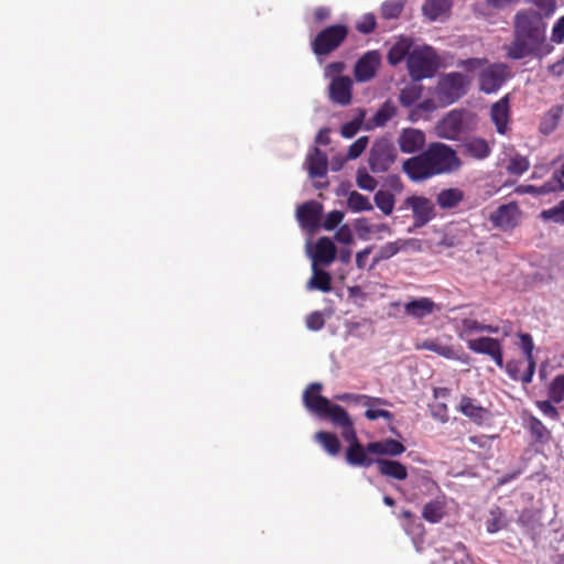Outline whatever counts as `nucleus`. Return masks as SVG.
Instances as JSON below:
<instances>
[{"label": "nucleus", "mask_w": 564, "mask_h": 564, "mask_svg": "<svg viewBox=\"0 0 564 564\" xmlns=\"http://www.w3.org/2000/svg\"><path fill=\"white\" fill-rule=\"evenodd\" d=\"M462 161L448 144L432 142L417 155L406 159L403 172L413 182H422L436 175L448 174L459 170Z\"/></svg>", "instance_id": "1"}, {"label": "nucleus", "mask_w": 564, "mask_h": 564, "mask_svg": "<svg viewBox=\"0 0 564 564\" xmlns=\"http://www.w3.org/2000/svg\"><path fill=\"white\" fill-rule=\"evenodd\" d=\"M406 67L413 80L430 78L438 68V57L429 45L415 46L406 59Z\"/></svg>", "instance_id": "2"}, {"label": "nucleus", "mask_w": 564, "mask_h": 564, "mask_svg": "<svg viewBox=\"0 0 564 564\" xmlns=\"http://www.w3.org/2000/svg\"><path fill=\"white\" fill-rule=\"evenodd\" d=\"M470 79L458 72L445 74L440 77L435 96L442 106H448L466 95Z\"/></svg>", "instance_id": "3"}, {"label": "nucleus", "mask_w": 564, "mask_h": 564, "mask_svg": "<svg viewBox=\"0 0 564 564\" xmlns=\"http://www.w3.org/2000/svg\"><path fill=\"white\" fill-rule=\"evenodd\" d=\"M349 30L345 24H333L321 30L311 42V48L317 56H327L346 41Z\"/></svg>", "instance_id": "4"}, {"label": "nucleus", "mask_w": 564, "mask_h": 564, "mask_svg": "<svg viewBox=\"0 0 564 564\" xmlns=\"http://www.w3.org/2000/svg\"><path fill=\"white\" fill-rule=\"evenodd\" d=\"M513 34L545 41V23L535 11L521 10L514 15Z\"/></svg>", "instance_id": "5"}, {"label": "nucleus", "mask_w": 564, "mask_h": 564, "mask_svg": "<svg viewBox=\"0 0 564 564\" xmlns=\"http://www.w3.org/2000/svg\"><path fill=\"white\" fill-rule=\"evenodd\" d=\"M397 159L393 143L386 139L377 140L369 153V167L373 173H383L390 169Z\"/></svg>", "instance_id": "6"}, {"label": "nucleus", "mask_w": 564, "mask_h": 564, "mask_svg": "<svg viewBox=\"0 0 564 564\" xmlns=\"http://www.w3.org/2000/svg\"><path fill=\"white\" fill-rule=\"evenodd\" d=\"M323 386L318 382L311 383L303 393V403L305 408L318 415L319 417L330 420L333 417V410L341 408L338 404H333L327 398L321 394Z\"/></svg>", "instance_id": "7"}, {"label": "nucleus", "mask_w": 564, "mask_h": 564, "mask_svg": "<svg viewBox=\"0 0 564 564\" xmlns=\"http://www.w3.org/2000/svg\"><path fill=\"white\" fill-rule=\"evenodd\" d=\"M509 77L510 70L506 64H491L479 74V89L487 95L497 93Z\"/></svg>", "instance_id": "8"}, {"label": "nucleus", "mask_w": 564, "mask_h": 564, "mask_svg": "<svg viewBox=\"0 0 564 564\" xmlns=\"http://www.w3.org/2000/svg\"><path fill=\"white\" fill-rule=\"evenodd\" d=\"M521 219V210L516 202L500 205L489 216V220L494 227L503 231L514 229Z\"/></svg>", "instance_id": "9"}, {"label": "nucleus", "mask_w": 564, "mask_h": 564, "mask_svg": "<svg viewBox=\"0 0 564 564\" xmlns=\"http://www.w3.org/2000/svg\"><path fill=\"white\" fill-rule=\"evenodd\" d=\"M337 400L344 401V402H362L365 406H368V409L365 412V416L370 420L375 421L379 417L386 419L388 422H391L393 420V414L390 411L381 410V409H371L370 406L372 404H381L387 405L389 402L386 399L382 398H371L365 394H354V393H343L336 397Z\"/></svg>", "instance_id": "10"}, {"label": "nucleus", "mask_w": 564, "mask_h": 564, "mask_svg": "<svg viewBox=\"0 0 564 564\" xmlns=\"http://www.w3.org/2000/svg\"><path fill=\"white\" fill-rule=\"evenodd\" d=\"M544 41L531 40L513 34L512 42L506 47L507 56L511 59H521L528 56L541 57V46Z\"/></svg>", "instance_id": "11"}, {"label": "nucleus", "mask_w": 564, "mask_h": 564, "mask_svg": "<svg viewBox=\"0 0 564 564\" xmlns=\"http://www.w3.org/2000/svg\"><path fill=\"white\" fill-rule=\"evenodd\" d=\"M467 347L476 354L489 356L499 368L503 367V351L499 339L492 337H479L468 340Z\"/></svg>", "instance_id": "12"}, {"label": "nucleus", "mask_w": 564, "mask_h": 564, "mask_svg": "<svg viewBox=\"0 0 564 564\" xmlns=\"http://www.w3.org/2000/svg\"><path fill=\"white\" fill-rule=\"evenodd\" d=\"M405 205L412 209L416 227L426 225L435 216L432 200L424 196H410L405 199Z\"/></svg>", "instance_id": "13"}, {"label": "nucleus", "mask_w": 564, "mask_h": 564, "mask_svg": "<svg viewBox=\"0 0 564 564\" xmlns=\"http://www.w3.org/2000/svg\"><path fill=\"white\" fill-rule=\"evenodd\" d=\"M380 65V55L377 51L365 53L355 64L354 75L357 82L365 83L372 79Z\"/></svg>", "instance_id": "14"}, {"label": "nucleus", "mask_w": 564, "mask_h": 564, "mask_svg": "<svg viewBox=\"0 0 564 564\" xmlns=\"http://www.w3.org/2000/svg\"><path fill=\"white\" fill-rule=\"evenodd\" d=\"M425 133L415 128H404L401 130L398 144L402 153L412 154L422 152L425 147Z\"/></svg>", "instance_id": "15"}, {"label": "nucleus", "mask_w": 564, "mask_h": 564, "mask_svg": "<svg viewBox=\"0 0 564 564\" xmlns=\"http://www.w3.org/2000/svg\"><path fill=\"white\" fill-rule=\"evenodd\" d=\"M510 116V95L507 94L490 107V119L499 134L505 135L508 132Z\"/></svg>", "instance_id": "16"}, {"label": "nucleus", "mask_w": 564, "mask_h": 564, "mask_svg": "<svg viewBox=\"0 0 564 564\" xmlns=\"http://www.w3.org/2000/svg\"><path fill=\"white\" fill-rule=\"evenodd\" d=\"M323 206L316 200H310L297 207L296 217L301 226L314 231L319 226Z\"/></svg>", "instance_id": "17"}, {"label": "nucleus", "mask_w": 564, "mask_h": 564, "mask_svg": "<svg viewBox=\"0 0 564 564\" xmlns=\"http://www.w3.org/2000/svg\"><path fill=\"white\" fill-rule=\"evenodd\" d=\"M333 417L329 420L334 425L341 429L343 438L349 443V445L359 442L357 437L354 423L344 408H335L333 410Z\"/></svg>", "instance_id": "18"}, {"label": "nucleus", "mask_w": 564, "mask_h": 564, "mask_svg": "<svg viewBox=\"0 0 564 564\" xmlns=\"http://www.w3.org/2000/svg\"><path fill=\"white\" fill-rule=\"evenodd\" d=\"M352 82L348 76H338L329 85L330 99L339 105L346 106L351 101Z\"/></svg>", "instance_id": "19"}, {"label": "nucleus", "mask_w": 564, "mask_h": 564, "mask_svg": "<svg viewBox=\"0 0 564 564\" xmlns=\"http://www.w3.org/2000/svg\"><path fill=\"white\" fill-rule=\"evenodd\" d=\"M305 163L310 177L317 178L326 176L328 169L327 155L318 148H314L310 151Z\"/></svg>", "instance_id": "20"}, {"label": "nucleus", "mask_w": 564, "mask_h": 564, "mask_svg": "<svg viewBox=\"0 0 564 564\" xmlns=\"http://www.w3.org/2000/svg\"><path fill=\"white\" fill-rule=\"evenodd\" d=\"M462 118L456 112L447 113L436 126L438 137L455 140L462 130Z\"/></svg>", "instance_id": "21"}, {"label": "nucleus", "mask_w": 564, "mask_h": 564, "mask_svg": "<svg viewBox=\"0 0 564 564\" xmlns=\"http://www.w3.org/2000/svg\"><path fill=\"white\" fill-rule=\"evenodd\" d=\"M436 304L430 297H419L404 304V313L413 318H424L434 313Z\"/></svg>", "instance_id": "22"}, {"label": "nucleus", "mask_w": 564, "mask_h": 564, "mask_svg": "<svg viewBox=\"0 0 564 564\" xmlns=\"http://www.w3.org/2000/svg\"><path fill=\"white\" fill-rule=\"evenodd\" d=\"M370 454L368 452V445L364 446L360 442H356L352 445H349L346 449V462L350 466H359V467H370L375 459L368 456Z\"/></svg>", "instance_id": "23"}, {"label": "nucleus", "mask_w": 564, "mask_h": 564, "mask_svg": "<svg viewBox=\"0 0 564 564\" xmlns=\"http://www.w3.org/2000/svg\"><path fill=\"white\" fill-rule=\"evenodd\" d=\"M459 411L478 425L482 424L489 414L486 408L478 404L476 400L466 395L460 399Z\"/></svg>", "instance_id": "24"}, {"label": "nucleus", "mask_w": 564, "mask_h": 564, "mask_svg": "<svg viewBox=\"0 0 564 564\" xmlns=\"http://www.w3.org/2000/svg\"><path fill=\"white\" fill-rule=\"evenodd\" d=\"M336 246L327 237H321L315 245L313 264H330L336 258Z\"/></svg>", "instance_id": "25"}, {"label": "nucleus", "mask_w": 564, "mask_h": 564, "mask_svg": "<svg viewBox=\"0 0 564 564\" xmlns=\"http://www.w3.org/2000/svg\"><path fill=\"white\" fill-rule=\"evenodd\" d=\"M368 452L376 455L399 456L405 452V446L393 438L368 443Z\"/></svg>", "instance_id": "26"}, {"label": "nucleus", "mask_w": 564, "mask_h": 564, "mask_svg": "<svg viewBox=\"0 0 564 564\" xmlns=\"http://www.w3.org/2000/svg\"><path fill=\"white\" fill-rule=\"evenodd\" d=\"M380 475L395 480H404L408 477L406 467L398 460L382 459L376 460Z\"/></svg>", "instance_id": "27"}, {"label": "nucleus", "mask_w": 564, "mask_h": 564, "mask_svg": "<svg viewBox=\"0 0 564 564\" xmlns=\"http://www.w3.org/2000/svg\"><path fill=\"white\" fill-rule=\"evenodd\" d=\"M413 42L409 37H400L389 50L387 59L388 63L392 66H397L400 64L404 58L408 59L410 56L412 50H413Z\"/></svg>", "instance_id": "28"}, {"label": "nucleus", "mask_w": 564, "mask_h": 564, "mask_svg": "<svg viewBox=\"0 0 564 564\" xmlns=\"http://www.w3.org/2000/svg\"><path fill=\"white\" fill-rule=\"evenodd\" d=\"M465 153L476 160H484L491 153V147L484 138L474 137L466 140L463 144Z\"/></svg>", "instance_id": "29"}, {"label": "nucleus", "mask_w": 564, "mask_h": 564, "mask_svg": "<svg viewBox=\"0 0 564 564\" xmlns=\"http://www.w3.org/2000/svg\"><path fill=\"white\" fill-rule=\"evenodd\" d=\"M446 503L444 497L437 498L424 505L422 518L430 523H438L445 516Z\"/></svg>", "instance_id": "30"}, {"label": "nucleus", "mask_w": 564, "mask_h": 564, "mask_svg": "<svg viewBox=\"0 0 564 564\" xmlns=\"http://www.w3.org/2000/svg\"><path fill=\"white\" fill-rule=\"evenodd\" d=\"M464 192L459 188L442 189L436 197L437 205L443 209L457 207L464 199Z\"/></svg>", "instance_id": "31"}, {"label": "nucleus", "mask_w": 564, "mask_h": 564, "mask_svg": "<svg viewBox=\"0 0 564 564\" xmlns=\"http://www.w3.org/2000/svg\"><path fill=\"white\" fill-rule=\"evenodd\" d=\"M451 6V0H425L422 10L429 20L435 21L445 15Z\"/></svg>", "instance_id": "32"}, {"label": "nucleus", "mask_w": 564, "mask_h": 564, "mask_svg": "<svg viewBox=\"0 0 564 564\" xmlns=\"http://www.w3.org/2000/svg\"><path fill=\"white\" fill-rule=\"evenodd\" d=\"M528 429L535 443L546 444L550 442L551 431L534 415L528 417Z\"/></svg>", "instance_id": "33"}, {"label": "nucleus", "mask_w": 564, "mask_h": 564, "mask_svg": "<svg viewBox=\"0 0 564 564\" xmlns=\"http://www.w3.org/2000/svg\"><path fill=\"white\" fill-rule=\"evenodd\" d=\"M307 289L329 292L332 290L330 274L313 264V275L307 282Z\"/></svg>", "instance_id": "34"}, {"label": "nucleus", "mask_w": 564, "mask_h": 564, "mask_svg": "<svg viewBox=\"0 0 564 564\" xmlns=\"http://www.w3.org/2000/svg\"><path fill=\"white\" fill-rule=\"evenodd\" d=\"M500 327L494 325L481 324L477 319L465 318L462 321V329L459 332V337L464 338V336L471 335L474 333H482L487 332L490 334L499 333Z\"/></svg>", "instance_id": "35"}, {"label": "nucleus", "mask_w": 564, "mask_h": 564, "mask_svg": "<svg viewBox=\"0 0 564 564\" xmlns=\"http://www.w3.org/2000/svg\"><path fill=\"white\" fill-rule=\"evenodd\" d=\"M405 243L406 242L403 240H397L387 242L386 245L381 246L372 259L370 269L375 268L379 262L395 256L402 248H404Z\"/></svg>", "instance_id": "36"}, {"label": "nucleus", "mask_w": 564, "mask_h": 564, "mask_svg": "<svg viewBox=\"0 0 564 564\" xmlns=\"http://www.w3.org/2000/svg\"><path fill=\"white\" fill-rule=\"evenodd\" d=\"M314 437L329 455L336 456L339 454L340 442L335 434L319 431L315 434Z\"/></svg>", "instance_id": "37"}, {"label": "nucleus", "mask_w": 564, "mask_h": 564, "mask_svg": "<svg viewBox=\"0 0 564 564\" xmlns=\"http://www.w3.org/2000/svg\"><path fill=\"white\" fill-rule=\"evenodd\" d=\"M347 207L354 213L370 212L373 209L369 198L357 191L349 193L347 198Z\"/></svg>", "instance_id": "38"}, {"label": "nucleus", "mask_w": 564, "mask_h": 564, "mask_svg": "<svg viewBox=\"0 0 564 564\" xmlns=\"http://www.w3.org/2000/svg\"><path fill=\"white\" fill-rule=\"evenodd\" d=\"M530 169V161L519 153L510 155L506 171L511 175L520 176Z\"/></svg>", "instance_id": "39"}, {"label": "nucleus", "mask_w": 564, "mask_h": 564, "mask_svg": "<svg viewBox=\"0 0 564 564\" xmlns=\"http://www.w3.org/2000/svg\"><path fill=\"white\" fill-rule=\"evenodd\" d=\"M376 206L387 216L391 215L394 209V195L389 191H378L373 197Z\"/></svg>", "instance_id": "40"}, {"label": "nucleus", "mask_w": 564, "mask_h": 564, "mask_svg": "<svg viewBox=\"0 0 564 564\" xmlns=\"http://www.w3.org/2000/svg\"><path fill=\"white\" fill-rule=\"evenodd\" d=\"M421 348L433 351L442 357H445L447 359H454L456 357L454 349L448 346L444 345L437 339H426L421 344Z\"/></svg>", "instance_id": "41"}, {"label": "nucleus", "mask_w": 564, "mask_h": 564, "mask_svg": "<svg viewBox=\"0 0 564 564\" xmlns=\"http://www.w3.org/2000/svg\"><path fill=\"white\" fill-rule=\"evenodd\" d=\"M397 115V108L391 101H386L373 116V122L378 127L384 126Z\"/></svg>", "instance_id": "42"}, {"label": "nucleus", "mask_w": 564, "mask_h": 564, "mask_svg": "<svg viewBox=\"0 0 564 564\" xmlns=\"http://www.w3.org/2000/svg\"><path fill=\"white\" fill-rule=\"evenodd\" d=\"M540 218L545 221L551 220L555 224L564 225V199L551 208L543 209L540 213Z\"/></svg>", "instance_id": "43"}, {"label": "nucleus", "mask_w": 564, "mask_h": 564, "mask_svg": "<svg viewBox=\"0 0 564 564\" xmlns=\"http://www.w3.org/2000/svg\"><path fill=\"white\" fill-rule=\"evenodd\" d=\"M421 90V87L414 85L404 87L399 96L400 104L403 107H411L420 99Z\"/></svg>", "instance_id": "44"}, {"label": "nucleus", "mask_w": 564, "mask_h": 564, "mask_svg": "<svg viewBox=\"0 0 564 564\" xmlns=\"http://www.w3.org/2000/svg\"><path fill=\"white\" fill-rule=\"evenodd\" d=\"M549 397L554 403L564 401V375H558L552 380L549 387Z\"/></svg>", "instance_id": "45"}, {"label": "nucleus", "mask_w": 564, "mask_h": 564, "mask_svg": "<svg viewBox=\"0 0 564 564\" xmlns=\"http://www.w3.org/2000/svg\"><path fill=\"white\" fill-rule=\"evenodd\" d=\"M381 15L387 20L397 19L403 11V6L397 0H388L381 6Z\"/></svg>", "instance_id": "46"}, {"label": "nucleus", "mask_w": 564, "mask_h": 564, "mask_svg": "<svg viewBox=\"0 0 564 564\" xmlns=\"http://www.w3.org/2000/svg\"><path fill=\"white\" fill-rule=\"evenodd\" d=\"M538 189H539V196L545 195V194L563 191L564 183L561 180V177L558 176V174L555 173L550 181L545 182L541 186H538Z\"/></svg>", "instance_id": "47"}, {"label": "nucleus", "mask_w": 564, "mask_h": 564, "mask_svg": "<svg viewBox=\"0 0 564 564\" xmlns=\"http://www.w3.org/2000/svg\"><path fill=\"white\" fill-rule=\"evenodd\" d=\"M356 183L359 188L370 192L375 191L378 184V182L365 170H358Z\"/></svg>", "instance_id": "48"}, {"label": "nucleus", "mask_w": 564, "mask_h": 564, "mask_svg": "<svg viewBox=\"0 0 564 564\" xmlns=\"http://www.w3.org/2000/svg\"><path fill=\"white\" fill-rule=\"evenodd\" d=\"M376 17L372 13H366L357 22L356 29L362 34H370L376 29Z\"/></svg>", "instance_id": "49"}, {"label": "nucleus", "mask_w": 564, "mask_h": 564, "mask_svg": "<svg viewBox=\"0 0 564 564\" xmlns=\"http://www.w3.org/2000/svg\"><path fill=\"white\" fill-rule=\"evenodd\" d=\"M531 3L539 9L536 13L541 15L542 20L543 17L552 15L556 9L555 0H531Z\"/></svg>", "instance_id": "50"}, {"label": "nucleus", "mask_w": 564, "mask_h": 564, "mask_svg": "<svg viewBox=\"0 0 564 564\" xmlns=\"http://www.w3.org/2000/svg\"><path fill=\"white\" fill-rule=\"evenodd\" d=\"M305 323L310 330H321L325 325L324 314L319 311L312 312L307 315Z\"/></svg>", "instance_id": "51"}, {"label": "nucleus", "mask_w": 564, "mask_h": 564, "mask_svg": "<svg viewBox=\"0 0 564 564\" xmlns=\"http://www.w3.org/2000/svg\"><path fill=\"white\" fill-rule=\"evenodd\" d=\"M368 137L358 138L348 149L347 158L349 160H355L361 155V153L366 150L368 145Z\"/></svg>", "instance_id": "52"}, {"label": "nucleus", "mask_w": 564, "mask_h": 564, "mask_svg": "<svg viewBox=\"0 0 564 564\" xmlns=\"http://www.w3.org/2000/svg\"><path fill=\"white\" fill-rule=\"evenodd\" d=\"M344 213L340 210H333L328 213L324 219L323 227L326 230L335 229L343 220Z\"/></svg>", "instance_id": "53"}, {"label": "nucleus", "mask_w": 564, "mask_h": 564, "mask_svg": "<svg viewBox=\"0 0 564 564\" xmlns=\"http://www.w3.org/2000/svg\"><path fill=\"white\" fill-rule=\"evenodd\" d=\"M335 240L339 243L349 246L354 241L351 229L348 225L340 226L335 232Z\"/></svg>", "instance_id": "54"}, {"label": "nucleus", "mask_w": 564, "mask_h": 564, "mask_svg": "<svg viewBox=\"0 0 564 564\" xmlns=\"http://www.w3.org/2000/svg\"><path fill=\"white\" fill-rule=\"evenodd\" d=\"M519 338H520V347L525 355V359L527 360L534 359L533 358L534 344H533V339H532L531 335L521 333L519 335Z\"/></svg>", "instance_id": "55"}, {"label": "nucleus", "mask_w": 564, "mask_h": 564, "mask_svg": "<svg viewBox=\"0 0 564 564\" xmlns=\"http://www.w3.org/2000/svg\"><path fill=\"white\" fill-rule=\"evenodd\" d=\"M536 406L544 415L553 420H558L560 413L557 409L551 403V401H536Z\"/></svg>", "instance_id": "56"}, {"label": "nucleus", "mask_w": 564, "mask_h": 564, "mask_svg": "<svg viewBox=\"0 0 564 564\" xmlns=\"http://www.w3.org/2000/svg\"><path fill=\"white\" fill-rule=\"evenodd\" d=\"M436 109V105H435V101L433 99H425L423 100L422 102H420L416 108L411 112L410 115V119L412 121H415L417 118H416V112L417 111H424V112H431V111H434Z\"/></svg>", "instance_id": "57"}, {"label": "nucleus", "mask_w": 564, "mask_h": 564, "mask_svg": "<svg viewBox=\"0 0 564 564\" xmlns=\"http://www.w3.org/2000/svg\"><path fill=\"white\" fill-rule=\"evenodd\" d=\"M486 63H487V59H485V58L473 57V58H467V59L460 61L458 65L468 72H473L475 69L480 68Z\"/></svg>", "instance_id": "58"}, {"label": "nucleus", "mask_w": 564, "mask_h": 564, "mask_svg": "<svg viewBox=\"0 0 564 564\" xmlns=\"http://www.w3.org/2000/svg\"><path fill=\"white\" fill-rule=\"evenodd\" d=\"M416 485L419 487H424L427 494H432L435 490H438L440 487L436 481H434L429 476H421L416 479Z\"/></svg>", "instance_id": "59"}, {"label": "nucleus", "mask_w": 564, "mask_h": 564, "mask_svg": "<svg viewBox=\"0 0 564 564\" xmlns=\"http://www.w3.org/2000/svg\"><path fill=\"white\" fill-rule=\"evenodd\" d=\"M330 17V9L328 7H317L313 11V20L316 24H322Z\"/></svg>", "instance_id": "60"}, {"label": "nucleus", "mask_w": 564, "mask_h": 564, "mask_svg": "<svg viewBox=\"0 0 564 564\" xmlns=\"http://www.w3.org/2000/svg\"><path fill=\"white\" fill-rule=\"evenodd\" d=\"M360 124L357 121H350L341 126L340 133L344 138H352L359 130Z\"/></svg>", "instance_id": "61"}, {"label": "nucleus", "mask_w": 564, "mask_h": 564, "mask_svg": "<svg viewBox=\"0 0 564 564\" xmlns=\"http://www.w3.org/2000/svg\"><path fill=\"white\" fill-rule=\"evenodd\" d=\"M552 37L553 41L560 43L564 39V17H561L555 25L553 26L552 31Z\"/></svg>", "instance_id": "62"}, {"label": "nucleus", "mask_w": 564, "mask_h": 564, "mask_svg": "<svg viewBox=\"0 0 564 564\" xmlns=\"http://www.w3.org/2000/svg\"><path fill=\"white\" fill-rule=\"evenodd\" d=\"M372 249H373L372 246H368L365 249H362L361 251L357 252L356 265L358 269H365L366 260H367L368 256L371 253Z\"/></svg>", "instance_id": "63"}, {"label": "nucleus", "mask_w": 564, "mask_h": 564, "mask_svg": "<svg viewBox=\"0 0 564 564\" xmlns=\"http://www.w3.org/2000/svg\"><path fill=\"white\" fill-rule=\"evenodd\" d=\"M549 72L556 77H561L564 74V56L560 61L550 65Z\"/></svg>", "instance_id": "64"}]
</instances>
